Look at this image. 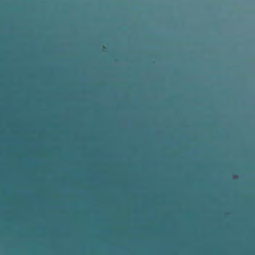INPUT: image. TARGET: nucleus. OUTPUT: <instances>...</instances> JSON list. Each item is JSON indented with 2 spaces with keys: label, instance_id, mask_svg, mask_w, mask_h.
Wrapping results in <instances>:
<instances>
[{
  "label": "nucleus",
  "instance_id": "obj_1",
  "mask_svg": "<svg viewBox=\"0 0 255 255\" xmlns=\"http://www.w3.org/2000/svg\"><path fill=\"white\" fill-rule=\"evenodd\" d=\"M219 255H223V243H219Z\"/></svg>",
  "mask_w": 255,
  "mask_h": 255
}]
</instances>
